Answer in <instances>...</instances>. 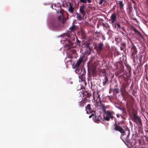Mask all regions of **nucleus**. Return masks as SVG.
<instances>
[{"label":"nucleus","mask_w":148,"mask_h":148,"mask_svg":"<svg viewBox=\"0 0 148 148\" xmlns=\"http://www.w3.org/2000/svg\"><path fill=\"white\" fill-rule=\"evenodd\" d=\"M64 10L61 9L60 10H58L56 12L57 14H60V15L58 16L57 18H53L49 22V26L52 29L54 30H58L60 29V24L59 21L62 22L64 18L63 13Z\"/></svg>","instance_id":"nucleus-1"},{"label":"nucleus","mask_w":148,"mask_h":148,"mask_svg":"<svg viewBox=\"0 0 148 148\" xmlns=\"http://www.w3.org/2000/svg\"><path fill=\"white\" fill-rule=\"evenodd\" d=\"M82 94L83 97L81 101H79V105L81 107L84 106L86 102L90 101L89 98L91 96V94L87 91L83 92Z\"/></svg>","instance_id":"nucleus-2"},{"label":"nucleus","mask_w":148,"mask_h":148,"mask_svg":"<svg viewBox=\"0 0 148 148\" xmlns=\"http://www.w3.org/2000/svg\"><path fill=\"white\" fill-rule=\"evenodd\" d=\"M124 121H121L118 122L117 123L115 121V123L114 124V130L116 131H118L121 134V138H122L123 136L125 134V131L119 125L121 124H123L124 123Z\"/></svg>","instance_id":"nucleus-3"},{"label":"nucleus","mask_w":148,"mask_h":148,"mask_svg":"<svg viewBox=\"0 0 148 148\" xmlns=\"http://www.w3.org/2000/svg\"><path fill=\"white\" fill-rule=\"evenodd\" d=\"M129 40L131 41L132 42L131 45L129 46V48L131 53V58L134 60L135 59V56L138 52L137 49L135 46L132 42L130 39L129 38H127L128 42Z\"/></svg>","instance_id":"nucleus-4"},{"label":"nucleus","mask_w":148,"mask_h":148,"mask_svg":"<svg viewBox=\"0 0 148 148\" xmlns=\"http://www.w3.org/2000/svg\"><path fill=\"white\" fill-rule=\"evenodd\" d=\"M125 134L123 136L122 138H121H121L122 140L125 142H126L127 144L131 143V139L129 137L130 134V130L128 127L126 128V130L125 131Z\"/></svg>","instance_id":"nucleus-5"},{"label":"nucleus","mask_w":148,"mask_h":148,"mask_svg":"<svg viewBox=\"0 0 148 148\" xmlns=\"http://www.w3.org/2000/svg\"><path fill=\"white\" fill-rule=\"evenodd\" d=\"M76 73L78 74V77L79 79H80L82 81H84L85 79V77L86 72L85 70H84L82 71V69L81 68H78L77 69H76Z\"/></svg>","instance_id":"nucleus-6"},{"label":"nucleus","mask_w":148,"mask_h":148,"mask_svg":"<svg viewBox=\"0 0 148 148\" xmlns=\"http://www.w3.org/2000/svg\"><path fill=\"white\" fill-rule=\"evenodd\" d=\"M62 43H64V48L65 50L68 51L70 49L73 45V43L69 39L62 41Z\"/></svg>","instance_id":"nucleus-7"},{"label":"nucleus","mask_w":148,"mask_h":148,"mask_svg":"<svg viewBox=\"0 0 148 148\" xmlns=\"http://www.w3.org/2000/svg\"><path fill=\"white\" fill-rule=\"evenodd\" d=\"M116 69H119V71L117 72L118 74L121 73L124 71V66L122 62H117L116 64Z\"/></svg>","instance_id":"nucleus-8"},{"label":"nucleus","mask_w":148,"mask_h":148,"mask_svg":"<svg viewBox=\"0 0 148 148\" xmlns=\"http://www.w3.org/2000/svg\"><path fill=\"white\" fill-rule=\"evenodd\" d=\"M132 120L137 124L140 125H142L141 120L140 117L138 116L135 113L133 114Z\"/></svg>","instance_id":"nucleus-9"},{"label":"nucleus","mask_w":148,"mask_h":148,"mask_svg":"<svg viewBox=\"0 0 148 148\" xmlns=\"http://www.w3.org/2000/svg\"><path fill=\"white\" fill-rule=\"evenodd\" d=\"M86 6V4H82L81 6H79V12L83 17H84L86 15V11L85 10Z\"/></svg>","instance_id":"nucleus-10"},{"label":"nucleus","mask_w":148,"mask_h":148,"mask_svg":"<svg viewBox=\"0 0 148 148\" xmlns=\"http://www.w3.org/2000/svg\"><path fill=\"white\" fill-rule=\"evenodd\" d=\"M84 59V56H81L78 60L77 61L75 64V65L74 66V68L76 69H78V68L80 64L82 62Z\"/></svg>","instance_id":"nucleus-11"},{"label":"nucleus","mask_w":148,"mask_h":148,"mask_svg":"<svg viewBox=\"0 0 148 148\" xmlns=\"http://www.w3.org/2000/svg\"><path fill=\"white\" fill-rule=\"evenodd\" d=\"M85 108L86 110L87 114H89V113H91L92 112H94V110L91 108V104H88Z\"/></svg>","instance_id":"nucleus-12"},{"label":"nucleus","mask_w":148,"mask_h":148,"mask_svg":"<svg viewBox=\"0 0 148 148\" xmlns=\"http://www.w3.org/2000/svg\"><path fill=\"white\" fill-rule=\"evenodd\" d=\"M69 6L68 7V11L70 13L73 14L75 10V8L73 7L72 5L70 2H69Z\"/></svg>","instance_id":"nucleus-13"},{"label":"nucleus","mask_w":148,"mask_h":148,"mask_svg":"<svg viewBox=\"0 0 148 148\" xmlns=\"http://www.w3.org/2000/svg\"><path fill=\"white\" fill-rule=\"evenodd\" d=\"M103 43L100 42L98 43L96 47V49L97 50L99 51H101L103 49Z\"/></svg>","instance_id":"nucleus-14"},{"label":"nucleus","mask_w":148,"mask_h":148,"mask_svg":"<svg viewBox=\"0 0 148 148\" xmlns=\"http://www.w3.org/2000/svg\"><path fill=\"white\" fill-rule=\"evenodd\" d=\"M101 117L99 116H96L95 115L94 118H93V120L95 122L97 123H99L101 121Z\"/></svg>","instance_id":"nucleus-15"},{"label":"nucleus","mask_w":148,"mask_h":148,"mask_svg":"<svg viewBox=\"0 0 148 148\" xmlns=\"http://www.w3.org/2000/svg\"><path fill=\"white\" fill-rule=\"evenodd\" d=\"M110 18L111 19V23L112 24H113L116 19V14L115 13L112 14Z\"/></svg>","instance_id":"nucleus-16"},{"label":"nucleus","mask_w":148,"mask_h":148,"mask_svg":"<svg viewBox=\"0 0 148 148\" xmlns=\"http://www.w3.org/2000/svg\"><path fill=\"white\" fill-rule=\"evenodd\" d=\"M78 29V27L74 25H73L70 27L69 28V30H70V32L71 33V32H72L73 34L75 33V31L76 30Z\"/></svg>","instance_id":"nucleus-17"},{"label":"nucleus","mask_w":148,"mask_h":148,"mask_svg":"<svg viewBox=\"0 0 148 148\" xmlns=\"http://www.w3.org/2000/svg\"><path fill=\"white\" fill-rule=\"evenodd\" d=\"M120 49L121 50L125 51L126 50V47L125 43L121 42L120 45Z\"/></svg>","instance_id":"nucleus-18"},{"label":"nucleus","mask_w":148,"mask_h":148,"mask_svg":"<svg viewBox=\"0 0 148 148\" xmlns=\"http://www.w3.org/2000/svg\"><path fill=\"white\" fill-rule=\"evenodd\" d=\"M126 70L128 71L129 75H131V69L130 66L128 64H125Z\"/></svg>","instance_id":"nucleus-19"},{"label":"nucleus","mask_w":148,"mask_h":148,"mask_svg":"<svg viewBox=\"0 0 148 148\" xmlns=\"http://www.w3.org/2000/svg\"><path fill=\"white\" fill-rule=\"evenodd\" d=\"M103 86H105L106 84L108 82V77L106 75H105L104 79H103Z\"/></svg>","instance_id":"nucleus-20"},{"label":"nucleus","mask_w":148,"mask_h":148,"mask_svg":"<svg viewBox=\"0 0 148 148\" xmlns=\"http://www.w3.org/2000/svg\"><path fill=\"white\" fill-rule=\"evenodd\" d=\"M119 8L121 10L123 9L124 4L123 3V1H119Z\"/></svg>","instance_id":"nucleus-21"},{"label":"nucleus","mask_w":148,"mask_h":148,"mask_svg":"<svg viewBox=\"0 0 148 148\" xmlns=\"http://www.w3.org/2000/svg\"><path fill=\"white\" fill-rule=\"evenodd\" d=\"M88 1V2L89 3H90L92 2L91 0H79V1H78V3H84L83 4H84V3H86V4L87 3V1Z\"/></svg>","instance_id":"nucleus-22"},{"label":"nucleus","mask_w":148,"mask_h":148,"mask_svg":"<svg viewBox=\"0 0 148 148\" xmlns=\"http://www.w3.org/2000/svg\"><path fill=\"white\" fill-rule=\"evenodd\" d=\"M117 85H116L113 90V92L115 93H117L119 92V89L117 88Z\"/></svg>","instance_id":"nucleus-23"},{"label":"nucleus","mask_w":148,"mask_h":148,"mask_svg":"<svg viewBox=\"0 0 148 148\" xmlns=\"http://www.w3.org/2000/svg\"><path fill=\"white\" fill-rule=\"evenodd\" d=\"M115 40L116 42V44H119L121 41L122 39L119 37H117L115 38Z\"/></svg>","instance_id":"nucleus-24"},{"label":"nucleus","mask_w":148,"mask_h":148,"mask_svg":"<svg viewBox=\"0 0 148 148\" xmlns=\"http://www.w3.org/2000/svg\"><path fill=\"white\" fill-rule=\"evenodd\" d=\"M128 9L129 10V12L130 13H131L132 11V7L131 3H130L128 5Z\"/></svg>","instance_id":"nucleus-25"},{"label":"nucleus","mask_w":148,"mask_h":148,"mask_svg":"<svg viewBox=\"0 0 148 148\" xmlns=\"http://www.w3.org/2000/svg\"><path fill=\"white\" fill-rule=\"evenodd\" d=\"M76 18L78 20H82V17L79 13L76 12Z\"/></svg>","instance_id":"nucleus-26"},{"label":"nucleus","mask_w":148,"mask_h":148,"mask_svg":"<svg viewBox=\"0 0 148 148\" xmlns=\"http://www.w3.org/2000/svg\"><path fill=\"white\" fill-rule=\"evenodd\" d=\"M133 30L134 31V32L136 33H137L139 35H141V34L140 32L137 30L135 27H134L133 28Z\"/></svg>","instance_id":"nucleus-27"},{"label":"nucleus","mask_w":148,"mask_h":148,"mask_svg":"<svg viewBox=\"0 0 148 148\" xmlns=\"http://www.w3.org/2000/svg\"><path fill=\"white\" fill-rule=\"evenodd\" d=\"M119 108L123 111V113L124 114L126 113L125 109L124 108H120L119 107Z\"/></svg>","instance_id":"nucleus-28"},{"label":"nucleus","mask_w":148,"mask_h":148,"mask_svg":"<svg viewBox=\"0 0 148 148\" xmlns=\"http://www.w3.org/2000/svg\"><path fill=\"white\" fill-rule=\"evenodd\" d=\"M107 115L110 118L112 115L111 112H110L108 110L107 111Z\"/></svg>","instance_id":"nucleus-29"},{"label":"nucleus","mask_w":148,"mask_h":148,"mask_svg":"<svg viewBox=\"0 0 148 148\" xmlns=\"http://www.w3.org/2000/svg\"><path fill=\"white\" fill-rule=\"evenodd\" d=\"M97 98L99 99V101L101 102V98L100 97V95L99 94V92L98 91L97 92Z\"/></svg>","instance_id":"nucleus-30"},{"label":"nucleus","mask_w":148,"mask_h":148,"mask_svg":"<svg viewBox=\"0 0 148 148\" xmlns=\"http://www.w3.org/2000/svg\"><path fill=\"white\" fill-rule=\"evenodd\" d=\"M90 43H87L86 44V47L88 48L89 50H90L91 48L90 46Z\"/></svg>","instance_id":"nucleus-31"},{"label":"nucleus","mask_w":148,"mask_h":148,"mask_svg":"<svg viewBox=\"0 0 148 148\" xmlns=\"http://www.w3.org/2000/svg\"><path fill=\"white\" fill-rule=\"evenodd\" d=\"M102 25L103 27H105V28L107 29V25H108V23L106 22L105 23H102Z\"/></svg>","instance_id":"nucleus-32"},{"label":"nucleus","mask_w":148,"mask_h":148,"mask_svg":"<svg viewBox=\"0 0 148 148\" xmlns=\"http://www.w3.org/2000/svg\"><path fill=\"white\" fill-rule=\"evenodd\" d=\"M104 119L106 121H109L110 120V118L107 115L106 117H104Z\"/></svg>","instance_id":"nucleus-33"},{"label":"nucleus","mask_w":148,"mask_h":148,"mask_svg":"<svg viewBox=\"0 0 148 148\" xmlns=\"http://www.w3.org/2000/svg\"><path fill=\"white\" fill-rule=\"evenodd\" d=\"M92 71L93 74H95L96 73V70L95 68H93Z\"/></svg>","instance_id":"nucleus-34"},{"label":"nucleus","mask_w":148,"mask_h":148,"mask_svg":"<svg viewBox=\"0 0 148 148\" xmlns=\"http://www.w3.org/2000/svg\"><path fill=\"white\" fill-rule=\"evenodd\" d=\"M136 6H137V5H136V3L134 4L133 7L134 9V10L135 11L137 10Z\"/></svg>","instance_id":"nucleus-35"},{"label":"nucleus","mask_w":148,"mask_h":148,"mask_svg":"<svg viewBox=\"0 0 148 148\" xmlns=\"http://www.w3.org/2000/svg\"><path fill=\"white\" fill-rule=\"evenodd\" d=\"M116 26L118 27V28L120 29L121 28V26L119 23H117Z\"/></svg>","instance_id":"nucleus-36"},{"label":"nucleus","mask_w":148,"mask_h":148,"mask_svg":"<svg viewBox=\"0 0 148 148\" xmlns=\"http://www.w3.org/2000/svg\"><path fill=\"white\" fill-rule=\"evenodd\" d=\"M120 29H121L122 30H123V31H124L125 32H126L125 30V27L124 26L121 27V28H120Z\"/></svg>","instance_id":"nucleus-37"},{"label":"nucleus","mask_w":148,"mask_h":148,"mask_svg":"<svg viewBox=\"0 0 148 148\" xmlns=\"http://www.w3.org/2000/svg\"><path fill=\"white\" fill-rule=\"evenodd\" d=\"M104 1V0H100V1L99 2V5L102 4Z\"/></svg>","instance_id":"nucleus-38"},{"label":"nucleus","mask_w":148,"mask_h":148,"mask_svg":"<svg viewBox=\"0 0 148 148\" xmlns=\"http://www.w3.org/2000/svg\"><path fill=\"white\" fill-rule=\"evenodd\" d=\"M101 20H100L98 22V24H97V27L98 28L99 27V26L100 25H101V22H100V21Z\"/></svg>","instance_id":"nucleus-39"},{"label":"nucleus","mask_w":148,"mask_h":148,"mask_svg":"<svg viewBox=\"0 0 148 148\" xmlns=\"http://www.w3.org/2000/svg\"><path fill=\"white\" fill-rule=\"evenodd\" d=\"M95 92L94 91V92H93V94H92V96H93V98L94 99L95 98Z\"/></svg>","instance_id":"nucleus-40"},{"label":"nucleus","mask_w":148,"mask_h":148,"mask_svg":"<svg viewBox=\"0 0 148 148\" xmlns=\"http://www.w3.org/2000/svg\"><path fill=\"white\" fill-rule=\"evenodd\" d=\"M122 86L123 88L124 89H125L127 87L126 86H125V85H124V84L122 85Z\"/></svg>","instance_id":"nucleus-41"},{"label":"nucleus","mask_w":148,"mask_h":148,"mask_svg":"<svg viewBox=\"0 0 148 148\" xmlns=\"http://www.w3.org/2000/svg\"><path fill=\"white\" fill-rule=\"evenodd\" d=\"M101 35L102 36V39L103 40H105V38L104 37V36L102 34H101Z\"/></svg>","instance_id":"nucleus-42"},{"label":"nucleus","mask_w":148,"mask_h":148,"mask_svg":"<svg viewBox=\"0 0 148 148\" xmlns=\"http://www.w3.org/2000/svg\"><path fill=\"white\" fill-rule=\"evenodd\" d=\"M129 85V84L127 82L126 84H124V85H125V86H126L127 87Z\"/></svg>","instance_id":"nucleus-43"},{"label":"nucleus","mask_w":148,"mask_h":148,"mask_svg":"<svg viewBox=\"0 0 148 148\" xmlns=\"http://www.w3.org/2000/svg\"><path fill=\"white\" fill-rule=\"evenodd\" d=\"M116 24L117 23H114V24H113V25L114 26L115 28H116V26H117Z\"/></svg>","instance_id":"nucleus-44"},{"label":"nucleus","mask_w":148,"mask_h":148,"mask_svg":"<svg viewBox=\"0 0 148 148\" xmlns=\"http://www.w3.org/2000/svg\"><path fill=\"white\" fill-rule=\"evenodd\" d=\"M116 54L118 56L119 55H120V53L119 52L117 51V52H116Z\"/></svg>","instance_id":"nucleus-45"},{"label":"nucleus","mask_w":148,"mask_h":148,"mask_svg":"<svg viewBox=\"0 0 148 148\" xmlns=\"http://www.w3.org/2000/svg\"><path fill=\"white\" fill-rule=\"evenodd\" d=\"M141 58H142V56H139V61H140V62H141Z\"/></svg>","instance_id":"nucleus-46"},{"label":"nucleus","mask_w":148,"mask_h":148,"mask_svg":"<svg viewBox=\"0 0 148 148\" xmlns=\"http://www.w3.org/2000/svg\"><path fill=\"white\" fill-rule=\"evenodd\" d=\"M131 1L134 3V4L136 3L134 0H131Z\"/></svg>","instance_id":"nucleus-47"},{"label":"nucleus","mask_w":148,"mask_h":148,"mask_svg":"<svg viewBox=\"0 0 148 148\" xmlns=\"http://www.w3.org/2000/svg\"><path fill=\"white\" fill-rule=\"evenodd\" d=\"M123 36H125V35H126V34L124 33V32H121Z\"/></svg>","instance_id":"nucleus-48"},{"label":"nucleus","mask_w":148,"mask_h":148,"mask_svg":"<svg viewBox=\"0 0 148 148\" xmlns=\"http://www.w3.org/2000/svg\"><path fill=\"white\" fill-rule=\"evenodd\" d=\"M88 8L90 9H91L92 8V7L91 6H88Z\"/></svg>","instance_id":"nucleus-49"},{"label":"nucleus","mask_w":148,"mask_h":148,"mask_svg":"<svg viewBox=\"0 0 148 148\" xmlns=\"http://www.w3.org/2000/svg\"><path fill=\"white\" fill-rule=\"evenodd\" d=\"M126 74H127V72L126 71L125 72H124L123 74L122 75H121V76H123L124 75Z\"/></svg>","instance_id":"nucleus-50"},{"label":"nucleus","mask_w":148,"mask_h":148,"mask_svg":"<svg viewBox=\"0 0 148 148\" xmlns=\"http://www.w3.org/2000/svg\"><path fill=\"white\" fill-rule=\"evenodd\" d=\"M121 114H116V116L117 117H119L120 116Z\"/></svg>","instance_id":"nucleus-51"},{"label":"nucleus","mask_w":148,"mask_h":148,"mask_svg":"<svg viewBox=\"0 0 148 148\" xmlns=\"http://www.w3.org/2000/svg\"><path fill=\"white\" fill-rule=\"evenodd\" d=\"M114 117V116L112 115L110 117V118L112 120L113 119Z\"/></svg>","instance_id":"nucleus-52"},{"label":"nucleus","mask_w":148,"mask_h":148,"mask_svg":"<svg viewBox=\"0 0 148 148\" xmlns=\"http://www.w3.org/2000/svg\"><path fill=\"white\" fill-rule=\"evenodd\" d=\"M135 58H136V59H138V56L137 55H136L135 57Z\"/></svg>","instance_id":"nucleus-53"},{"label":"nucleus","mask_w":148,"mask_h":148,"mask_svg":"<svg viewBox=\"0 0 148 148\" xmlns=\"http://www.w3.org/2000/svg\"><path fill=\"white\" fill-rule=\"evenodd\" d=\"M120 116L123 119H124V117L121 114Z\"/></svg>","instance_id":"nucleus-54"},{"label":"nucleus","mask_w":148,"mask_h":148,"mask_svg":"<svg viewBox=\"0 0 148 148\" xmlns=\"http://www.w3.org/2000/svg\"><path fill=\"white\" fill-rule=\"evenodd\" d=\"M110 26L109 25L108 23V25H107V28H108V27H110Z\"/></svg>","instance_id":"nucleus-55"},{"label":"nucleus","mask_w":148,"mask_h":148,"mask_svg":"<svg viewBox=\"0 0 148 148\" xmlns=\"http://www.w3.org/2000/svg\"><path fill=\"white\" fill-rule=\"evenodd\" d=\"M91 115L92 116H95V114H94V113H92L91 114Z\"/></svg>","instance_id":"nucleus-56"},{"label":"nucleus","mask_w":148,"mask_h":148,"mask_svg":"<svg viewBox=\"0 0 148 148\" xmlns=\"http://www.w3.org/2000/svg\"><path fill=\"white\" fill-rule=\"evenodd\" d=\"M92 117V116L91 115H90L89 117V118H91Z\"/></svg>","instance_id":"nucleus-57"},{"label":"nucleus","mask_w":148,"mask_h":148,"mask_svg":"<svg viewBox=\"0 0 148 148\" xmlns=\"http://www.w3.org/2000/svg\"><path fill=\"white\" fill-rule=\"evenodd\" d=\"M68 37L69 38H70V37H71V36L70 35H69V36H68Z\"/></svg>","instance_id":"nucleus-58"},{"label":"nucleus","mask_w":148,"mask_h":148,"mask_svg":"<svg viewBox=\"0 0 148 148\" xmlns=\"http://www.w3.org/2000/svg\"><path fill=\"white\" fill-rule=\"evenodd\" d=\"M97 33H98V32H95V34H97Z\"/></svg>","instance_id":"nucleus-59"},{"label":"nucleus","mask_w":148,"mask_h":148,"mask_svg":"<svg viewBox=\"0 0 148 148\" xmlns=\"http://www.w3.org/2000/svg\"><path fill=\"white\" fill-rule=\"evenodd\" d=\"M77 41H78L79 42H80V41H79L78 40V39H77Z\"/></svg>","instance_id":"nucleus-60"},{"label":"nucleus","mask_w":148,"mask_h":148,"mask_svg":"<svg viewBox=\"0 0 148 148\" xmlns=\"http://www.w3.org/2000/svg\"><path fill=\"white\" fill-rule=\"evenodd\" d=\"M51 7H53V5H51Z\"/></svg>","instance_id":"nucleus-61"},{"label":"nucleus","mask_w":148,"mask_h":148,"mask_svg":"<svg viewBox=\"0 0 148 148\" xmlns=\"http://www.w3.org/2000/svg\"><path fill=\"white\" fill-rule=\"evenodd\" d=\"M67 14L68 16L69 15H68V13H67Z\"/></svg>","instance_id":"nucleus-62"},{"label":"nucleus","mask_w":148,"mask_h":148,"mask_svg":"<svg viewBox=\"0 0 148 148\" xmlns=\"http://www.w3.org/2000/svg\"><path fill=\"white\" fill-rule=\"evenodd\" d=\"M134 20H136V19L135 18V19H134Z\"/></svg>","instance_id":"nucleus-63"}]
</instances>
